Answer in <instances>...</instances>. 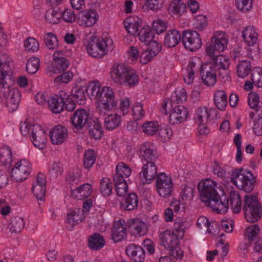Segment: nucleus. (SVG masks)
<instances>
[{
  "label": "nucleus",
  "mask_w": 262,
  "mask_h": 262,
  "mask_svg": "<svg viewBox=\"0 0 262 262\" xmlns=\"http://www.w3.org/2000/svg\"><path fill=\"white\" fill-rule=\"evenodd\" d=\"M83 218V213L80 210L78 212L72 211L67 214V221L72 227L81 222Z\"/></svg>",
  "instance_id": "51"
},
{
  "label": "nucleus",
  "mask_w": 262,
  "mask_h": 262,
  "mask_svg": "<svg viewBox=\"0 0 262 262\" xmlns=\"http://www.w3.org/2000/svg\"><path fill=\"white\" fill-rule=\"evenodd\" d=\"M0 67L7 75L12 74L13 68L12 59L5 51H0Z\"/></svg>",
  "instance_id": "31"
},
{
  "label": "nucleus",
  "mask_w": 262,
  "mask_h": 262,
  "mask_svg": "<svg viewBox=\"0 0 262 262\" xmlns=\"http://www.w3.org/2000/svg\"><path fill=\"white\" fill-rule=\"evenodd\" d=\"M78 20L81 26L92 27L97 21V13L93 10L81 11L79 14Z\"/></svg>",
  "instance_id": "28"
},
{
  "label": "nucleus",
  "mask_w": 262,
  "mask_h": 262,
  "mask_svg": "<svg viewBox=\"0 0 262 262\" xmlns=\"http://www.w3.org/2000/svg\"><path fill=\"white\" fill-rule=\"evenodd\" d=\"M85 89H86V93L88 95L98 99L102 88L98 81H93L90 83L87 86H85Z\"/></svg>",
  "instance_id": "49"
},
{
  "label": "nucleus",
  "mask_w": 262,
  "mask_h": 262,
  "mask_svg": "<svg viewBox=\"0 0 262 262\" xmlns=\"http://www.w3.org/2000/svg\"><path fill=\"white\" fill-rule=\"evenodd\" d=\"M182 41L184 47L192 52L199 49L202 45L200 35L194 30L184 31L182 36Z\"/></svg>",
  "instance_id": "8"
},
{
  "label": "nucleus",
  "mask_w": 262,
  "mask_h": 262,
  "mask_svg": "<svg viewBox=\"0 0 262 262\" xmlns=\"http://www.w3.org/2000/svg\"><path fill=\"white\" fill-rule=\"evenodd\" d=\"M44 41L49 49L54 50L58 46L56 36L52 33L46 34L44 36Z\"/></svg>",
  "instance_id": "58"
},
{
  "label": "nucleus",
  "mask_w": 262,
  "mask_h": 262,
  "mask_svg": "<svg viewBox=\"0 0 262 262\" xmlns=\"http://www.w3.org/2000/svg\"><path fill=\"white\" fill-rule=\"evenodd\" d=\"M100 189L104 196L110 195L113 190V184L110 179L107 178H102L100 182Z\"/></svg>",
  "instance_id": "50"
},
{
  "label": "nucleus",
  "mask_w": 262,
  "mask_h": 262,
  "mask_svg": "<svg viewBox=\"0 0 262 262\" xmlns=\"http://www.w3.org/2000/svg\"><path fill=\"white\" fill-rule=\"evenodd\" d=\"M188 110L183 105L175 106L169 116V123L175 125L184 122L188 117Z\"/></svg>",
  "instance_id": "21"
},
{
  "label": "nucleus",
  "mask_w": 262,
  "mask_h": 262,
  "mask_svg": "<svg viewBox=\"0 0 262 262\" xmlns=\"http://www.w3.org/2000/svg\"><path fill=\"white\" fill-rule=\"evenodd\" d=\"M91 118L90 113L83 108L77 109L71 117V121L73 126L77 129H82Z\"/></svg>",
  "instance_id": "18"
},
{
  "label": "nucleus",
  "mask_w": 262,
  "mask_h": 262,
  "mask_svg": "<svg viewBox=\"0 0 262 262\" xmlns=\"http://www.w3.org/2000/svg\"><path fill=\"white\" fill-rule=\"evenodd\" d=\"M143 132L148 135H153L159 129V125L156 121H147L142 126Z\"/></svg>",
  "instance_id": "57"
},
{
  "label": "nucleus",
  "mask_w": 262,
  "mask_h": 262,
  "mask_svg": "<svg viewBox=\"0 0 262 262\" xmlns=\"http://www.w3.org/2000/svg\"><path fill=\"white\" fill-rule=\"evenodd\" d=\"M69 97V95L63 91L60 92L58 95L50 97L47 101L49 110L54 114L60 113L64 110L65 99L68 101Z\"/></svg>",
  "instance_id": "15"
},
{
  "label": "nucleus",
  "mask_w": 262,
  "mask_h": 262,
  "mask_svg": "<svg viewBox=\"0 0 262 262\" xmlns=\"http://www.w3.org/2000/svg\"><path fill=\"white\" fill-rule=\"evenodd\" d=\"M49 136L52 144H61L66 141L68 137L67 128L59 124L55 126L50 132Z\"/></svg>",
  "instance_id": "19"
},
{
  "label": "nucleus",
  "mask_w": 262,
  "mask_h": 262,
  "mask_svg": "<svg viewBox=\"0 0 262 262\" xmlns=\"http://www.w3.org/2000/svg\"><path fill=\"white\" fill-rule=\"evenodd\" d=\"M161 46L156 41H153L146 48L140 52V62L142 64H146L150 62L160 52Z\"/></svg>",
  "instance_id": "17"
},
{
  "label": "nucleus",
  "mask_w": 262,
  "mask_h": 262,
  "mask_svg": "<svg viewBox=\"0 0 262 262\" xmlns=\"http://www.w3.org/2000/svg\"><path fill=\"white\" fill-rule=\"evenodd\" d=\"M123 23L125 30L129 34L134 36L138 35L141 30L140 21L128 18L124 20Z\"/></svg>",
  "instance_id": "36"
},
{
  "label": "nucleus",
  "mask_w": 262,
  "mask_h": 262,
  "mask_svg": "<svg viewBox=\"0 0 262 262\" xmlns=\"http://www.w3.org/2000/svg\"><path fill=\"white\" fill-rule=\"evenodd\" d=\"M213 99L214 104L219 110L224 111L226 109L228 97L224 91H216L214 93Z\"/></svg>",
  "instance_id": "35"
},
{
  "label": "nucleus",
  "mask_w": 262,
  "mask_h": 262,
  "mask_svg": "<svg viewBox=\"0 0 262 262\" xmlns=\"http://www.w3.org/2000/svg\"><path fill=\"white\" fill-rule=\"evenodd\" d=\"M113 181L115 186V190L118 196H123L125 195L128 190V186L125 180H121L113 178Z\"/></svg>",
  "instance_id": "46"
},
{
  "label": "nucleus",
  "mask_w": 262,
  "mask_h": 262,
  "mask_svg": "<svg viewBox=\"0 0 262 262\" xmlns=\"http://www.w3.org/2000/svg\"><path fill=\"white\" fill-rule=\"evenodd\" d=\"M260 232V228L257 224H254L248 227L245 231V235L249 241H254Z\"/></svg>",
  "instance_id": "56"
},
{
  "label": "nucleus",
  "mask_w": 262,
  "mask_h": 262,
  "mask_svg": "<svg viewBox=\"0 0 262 262\" xmlns=\"http://www.w3.org/2000/svg\"><path fill=\"white\" fill-rule=\"evenodd\" d=\"M128 224L132 234L135 236L144 235L147 232V225L139 219H132Z\"/></svg>",
  "instance_id": "27"
},
{
  "label": "nucleus",
  "mask_w": 262,
  "mask_h": 262,
  "mask_svg": "<svg viewBox=\"0 0 262 262\" xmlns=\"http://www.w3.org/2000/svg\"><path fill=\"white\" fill-rule=\"evenodd\" d=\"M228 40L224 36L216 37L214 36L212 38L211 43H207L205 45V50L208 55L212 54H219L224 51L227 47Z\"/></svg>",
  "instance_id": "16"
},
{
  "label": "nucleus",
  "mask_w": 262,
  "mask_h": 262,
  "mask_svg": "<svg viewBox=\"0 0 262 262\" xmlns=\"http://www.w3.org/2000/svg\"><path fill=\"white\" fill-rule=\"evenodd\" d=\"M196 63L193 61H190L186 69L187 74L184 77V80L188 84H191L194 78V72Z\"/></svg>",
  "instance_id": "54"
},
{
  "label": "nucleus",
  "mask_w": 262,
  "mask_h": 262,
  "mask_svg": "<svg viewBox=\"0 0 262 262\" xmlns=\"http://www.w3.org/2000/svg\"><path fill=\"white\" fill-rule=\"evenodd\" d=\"M88 53L93 57L100 58L113 49V40L108 37L97 38L93 35L84 42Z\"/></svg>",
  "instance_id": "3"
},
{
  "label": "nucleus",
  "mask_w": 262,
  "mask_h": 262,
  "mask_svg": "<svg viewBox=\"0 0 262 262\" xmlns=\"http://www.w3.org/2000/svg\"><path fill=\"white\" fill-rule=\"evenodd\" d=\"M138 35L141 41L148 45L153 41L152 40L154 37V32L149 26H144L141 29Z\"/></svg>",
  "instance_id": "39"
},
{
  "label": "nucleus",
  "mask_w": 262,
  "mask_h": 262,
  "mask_svg": "<svg viewBox=\"0 0 262 262\" xmlns=\"http://www.w3.org/2000/svg\"><path fill=\"white\" fill-rule=\"evenodd\" d=\"M29 137L34 146L38 149H43L46 147L47 135L41 125L38 124H33Z\"/></svg>",
  "instance_id": "13"
},
{
  "label": "nucleus",
  "mask_w": 262,
  "mask_h": 262,
  "mask_svg": "<svg viewBox=\"0 0 262 262\" xmlns=\"http://www.w3.org/2000/svg\"><path fill=\"white\" fill-rule=\"evenodd\" d=\"M24 226L25 222L23 218L18 216L11 218L9 224V228L12 232L19 233L24 228Z\"/></svg>",
  "instance_id": "47"
},
{
  "label": "nucleus",
  "mask_w": 262,
  "mask_h": 262,
  "mask_svg": "<svg viewBox=\"0 0 262 262\" xmlns=\"http://www.w3.org/2000/svg\"><path fill=\"white\" fill-rule=\"evenodd\" d=\"M63 51H56L53 55L54 63L52 69L47 71L50 76H53L54 74H58L64 71L69 67L70 62L64 57Z\"/></svg>",
  "instance_id": "10"
},
{
  "label": "nucleus",
  "mask_w": 262,
  "mask_h": 262,
  "mask_svg": "<svg viewBox=\"0 0 262 262\" xmlns=\"http://www.w3.org/2000/svg\"><path fill=\"white\" fill-rule=\"evenodd\" d=\"M39 43L37 40L32 37H28L24 42V47L29 52H34L39 49Z\"/></svg>",
  "instance_id": "62"
},
{
  "label": "nucleus",
  "mask_w": 262,
  "mask_h": 262,
  "mask_svg": "<svg viewBox=\"0 0 262 262\" xmlns=\"http://www.w3.org/2000/svg\"><path fill=\"white\" fill-rule=\"evenodd\" d=\"M92 192V187L89 183L83 184L77 188L71 190L72 196L79 200L87 199L91 195Z\"/></svg>",
  "instance_id": "29"
},
{
  "label": "nucleus",
  "mask_w": 262,
  "mask_h": 262,
  "mask_svg": "<svg viewBox=\"0 0 262 262\" xmlns=\"http://www.w3.org/2000/svg\"><path fill=\"white\" fill-rule=\"evenodd\" d=\"M242 36L244 41L249 46H252L257 40V33L253 26H248L243 31Z\"/></svg>",
  "instance_id": "32"
},
{
  "label": "nucleus",
  "mask_w": 262,
  "mask_h": 262,
  "mask_svg": "<svg viewBox=\"0 0 262 262\" xmlns=\"http://www.w3.org/2000/svg\"><path fill=\"white\" fill-rule=\"evenodd\" d=\"M253 0H236L235 4L238 10L243 12L250 11L252 7Z\"/></svg>",
  "instance_id": "60"
},
{
  "label": "nucleus",
  "mask_w": 262,
  "mask_h": 262,
  "mask_svg": "<svg viewBox=\"0 0 262 262\" xmlns=\"http://www.w3.org/2000/svg\"><path fill=\"white\" fill-rule=\"evenodd\" d=\"M180 238L171 231L166 230L160 234L161 245L165 249H170L180 244Z\"/></svg>",
  "instance_id": "24"
},
{
  "label": "nucleus",
  "mask_w": 262,
  "mask_h": 262,
  "mask_svg": "<svg viewBox=\"0 0 262 262\" xmlns=\"http://www.w3.org/2000/svg\"><path fill=\"white\" fill-rule=\"evenodd\" d=\"M208 56L210 57V62L206 64L212 67L216 71L228 69L230 61L227 57L221 54H212V55Z\"/></svg>",
  "instance_id": "20"
},
{
  "label": "nucleus",
  "mask_w": 262,
  "mask_h": 262,
  "mask_svg": "<svg viewBox=\"0 0 262 262\" xmlns=\"http://www.w3.org/2000/svg\"><path fill=\"white\" fill-rule=\"evenodd\" d=\"M248 104L256 113L262 114V102L259 101L258 95L251 92L248 96Z\"/></svg>",
  "instance_id": "41"
},
{
  "label": "nucleus",
  "mask_w": 262,
  "mask_h": 262,
  "mask_svg": "<svg viewBox=\"0 0 262 262\" xmlns=\"http://www.w3.org/2000/svg\"><path fill=\"white\" fill-rule=\"evenodd\" d=\"M2 92L9 111L13 112L17 110L20 100V94L18 89L8 86L3 88Z\"/></svg>",
  "instance_id": "9"
},
{
  "label": "nucleus",
  "mask_w": 262,
  "mask_h": 262,
  "mask_svg": "<svg viewBox=\"0 0 262 262\" xmlns=\"http://www.w3.org/2000/svg\"><path fill=\"white\" fill-rule=\"evenodd\" d=\"M186 5L181 0H173L169 9L172 14L181 15L186 11Z\"/></svg>",
  "instance_id": "48"
},
{
  "label": "nucleus",
  "mask_w": 262,
  "mask_h": 262,
  "mask_svg": "<svg viewBox=\"0 0 262 262\" xmlns=\"http://www.w3.org/2000/svg\"><path fill=\"white\" fill-rule=\"evenodd\" d=\"M86 90L85 86H83L80 88H75L72 91L73 98L80 105L85 103Z\"/></svg>",
  "instance_id": "45"
},
{
  "label": "nucleus",
  "mask_w": 262,
  "mask_h": 262,
  "mask_svg": "<svg viewBox=\"0 0 262 262\" xmlns=\"http://www.w3.org/2000/svg\"><path fill=\"white\" fill-rule=\"evenodd\" d=\"M121 121V116L117 114H112L106 116L104 119V126L110 130H113L118 127Z\"/></svg>",
  "instance_id": "37"
},
{
  "label": "nucleus",
  "mask_w": 262,
  "mask_h": 262,
  "mask_svg": "<svg viewBox=\"0 0 262 262\" xmlns=\"http://www.w3.org/2000/svg\"><path fill=\"white\" fill-rule=\"evenodd\" d=\"M126 235V229L124 220L114 222L112 229V238L115 243L121 241Z\"/></svg>",
  "instance_id": "25"
},
{
  "label": "nucleus",
  "mask_w": 262,
  "mask_h": 262,
  "mask_svg": "<svg viewBox=\"0 0 262 262\" xmlns=\"http://www.w3.org/2000/svg\"><path fill=\"white\" fill-rule=\"evenodd\" d=\"M133 116L134 120H139L143 118L145 116V111L143 109V105L141 103H136L132 109Z\"/></svg>",
  "instance_id": "59"
},
{
  "label": "nucleus",
  "mask_w": 262,
  "mask_h": 262,
  "mask_svg": "<svg viewBox=\"0 0 262 262\" xmlns=\"http://www.w3.org/2000/svg\"><path fill=\"white\" fill-rule=\"evenodd\" d=\"M157 167L155 162L142 163L141 171L139 173L143 184L151 183L157 176Z\"/></svg>",
  "instance_id": "14"
},
{
  "label": "nucleus",
  "mask_w": 262,
  "mask_h": 262,
  "mask_svg": "<svg viewBox=\"0 0 262 262\" xmlns=\"http://www.w3.org/2000/svg\"><path fill=\"white\" fill-rule=\"evenodd\" d=\"M96 159L95 151L89 149L84 152L83 159V165L85 168L89 169L95 164Z\"/></svg>",
  "instance_id": "52"
},
{
  "label": "nucleus",
  "mask_w": 262,
  "mask_h": 262,
  "mask_svg": "<svg viewBox=\"0 0 262 262\" xmlns=\"http://www.w3.org/2000/svg\"><path fill=\"white\" fill-rule=\"evenodd\" d=\"M156 187L158 194L162 197L169 195L173 190V184L171 178L165 173H159L156 179Z\"/></svg>",
  "instance_id": "11"
},
{
  "label": "nucleus",
  "mask_w": 262,
  "mask_h": 262,
  "mask_svg": "<svg viewBox=\"0 0 262 262\" xmlns=\"http://www.w3.org/2000/svg\"><path fill=\"white\" fill-rule=\"evenodd\" d=\"M49 172L51 176L54 178L61 176L63 172L62 165L60 162L53 163L49 168Z\"/></svg>",
  "instance_id": "61"
},
{
  "label": "nucleus",
  "mask_w": 262,
  "mask_h": 262,
  "mask_svg": "<svg viewBox=\"0 0 262 262\" xmlns=\"http://www.w3.org/2000/svg\"><path fill=\"white\" fill-rule=\"evenodd\" d=\"M201 78L203 83L208 86H213L216 82V71L207 64L203 65L201 70Z\"/></svg>",
  "instance_id": "23"
},
{
  "label": "nucleus",
  "mask_w": 262,
  "mask_h": 262,
  "mask_svg": "<svg viewBox=\"0 0 262 262\" xmlns=\"http://www.w3.org/2000/svg\"><path fill=\"white\" fill-rule=\"evenodd\" d=\"M40 60L39 58L32 57L28 60L26 64V71L30 74L36 73L39 69Z\"/></svg>",
  "instance_id": "55"
},
{
  "label": "nucleus",
  "mask_w": 262,
  "mask_h": 262,
  "mask_svg": "<svg viewBox=\"0 0 262 262\" xmlns=\"http://www.w3.org/2000/svg\"><path fill=\"white\" fill-rule=\"evenodd\" d=\"M182 40L180 32L177 30H170L167 31L165 37L164 43L168 48L176 46Z\"/></svg>",
  "instance_id": "30"
},
{
  "label": "nucleus",
  "mask_w": 262,
  "mask_h": 262,
  "mask_svg": "<svg viewBox=\"0 0 262 262\" xmlns=\"http://www.w3.org/2000/svg\"><path fill=\"white\" fill-rule=\"evenodd\" d=\"M243 211L247 222L255 223L262 216V207L257 197L246 194L244 198Z\"/></svg>",
  "instance_id": "5"
},
{
  "label": "nucleus",
  "mask_w": 262,
  "mask_h": 262,
  "mask_svg": "<svg viewBox=\"0 0 262 262\" xmlns=\"http://www.w3.org/2000/svg\"><path fill=\"white\" fill-rule=\"evenodd\" d=\"M132 170L125 163L119 162L116 167V173L113 178L121 180H125V178H128L131 174Z\"/></svg>",
  "instance_id": "38"
},
{
  "label": "nucleus",
  "mask_w": 262,
  "mask_h": 262,
  "mask_svg": "<svg viewBox=\"0 0 262 262\" xmlns=\"http://www.w3.org/2000/svg\"><path fill=\"white\" fill-rule=\"evenodd\" d=\"M61 18V9L58 7H52L49 9L45 14V18L50 23L57 24Z\"/></svg>",
  "instance_id": "40"
},
{
  "label": "nucleus",
  "mask_w": 262,
  "mask_h": 262,
  "mask_svg": "<svg viewBox=\"0 0 262 262\" xmlns=\"http://www.w3.org/2000/svg\"><path fill=\"white\" fill-rule=\"evenodd\" d=\"M138 205V198L134 192L129 193L124 202L121 204V208L125 211H132L137 209Z\"/></svg>",
  "instance_id": "33"
},
{
  "label": "nucleus",
  "mask_w": 262,
  "mask_h": 262,
  "mask_svg": "<svg viewBox=\"0 0 262 262\" xmlns=\"http://www.w3.org/2000/svg\"><path fill=\"white\" fill-rule=\"evenodd\" d=\"M202 201L208 203V205L219 213H225L229 208L228 201L222 188L217 186L216 182L206 179L198 186Z\"/></svg>",
  "instance_id": "1"
},
{
  "label": "nucleus",
  "mask_w": 262,
  "mask_h": 262,
  "mask_svg": "<svg viewBox=\"0 0 262 262\" xmlns=\"http://www.w3.org/2000/svg\"><path fill=\"white\" fill-rule=\"evenodd\" d=\"M208 25L207 18L206 16L198 15L195 16L193 26L199 30L205 28Z\"/></svg>",
  "instance_id": "63"
},
{
  "label": "nucleus",
  "mask_w": 262,
  "mask_h": 262,
  "mask_svg": "<svg viewBox=\"0 0 262 262\" xmlns=\"http://www.w3.org/2000/svg\"><path fill=\"white\" fill-rule=\"evenodd\" d=\"M186 229V222L183 219L177 218L175 220L173 225V230L171 231L178 238L182 239L184 235Z\"/></svg>",
  "instance_id": "44"
},
{
  "label": "nucleus",
  "mask_w": 262,
  "mask_h": 262,
  "mask_svg": "<svg viewBox=\"0 0 262 262\" xmlns=\"http://www.w3.org/2000/svg\"><path fill=\"white\" fill-rule=\"evenodd\" d=\"M105 244L104 237L100 234L95 233L89 236L88 245L92 250H99L101 249Z\"/></svg>",
  "instance_id": "34"
},
{
  "label": "nucleus",
  "mask_w": 262,
  "mask_h": 262,
  "mask_svg": "<svg viewBox=\"0 0 262 262\" xmlns=\"http://www.w3.org/2000/svg\"><path fill=\"white\" fill-rule=\"evenodd\" d=\"M256 178L251 171L239 168L232 170L230 179L231 183L238 188L250 192L254 188Z\"/></svg>",
  "instance_id": "4"
},
{
  "label": "nucleus",
  "mask_w": 262,
  "mask_h": 262,
  "mask_svg": "<svg viewBox=\"0 0 262 262\" xmlns=\"http://www.w3.org/2000/svg\"><path fill=\"white\" fill-rule=\"evenodd\" d=\"M236 73L239 77H246L251 71V64L250 61L243 60L239 61L236 66Z\"/></svg>",
  "instance_id": "42"
},
{
  "label": "nucleus",
  "mask_w": 262,
  "mask_h": 262,
  "mask_svg": "<svg viewBox=\"0 0 262 262\" xmlns=\"http://www.w3.org/2000/svg\"><path fill=\"white\" fill-rule=\"evenodd\" d=\"M138 152L142 163L155 162L158 158V152L153 144L149 142L142 143Z\"/></svg>",
  "instance_id": "12"
},
{
  "label": "nucleus",
  "mask_w": 262,
  "mask_h": 262,
  "mask_svg": "<svg viewBox=\"0 0 262 262\" xmlns=\"http://www.w3.org/2000/svg\"><path fill=\"white\" fill-rule=\"evenodd\" d=\"M216 115L217 112L215 109L201 106L196 110L195 120L200 123H206L213 119Z\"/></svg>",
  "instance_id": "22"
},
{
  "label": "nucleus",
  "mask_w": 262,
  "mask_h": 262,
  "mask_svg": "<svg viewBox=\"0 0 262 262\" xmlns=\"http://www.w3.org/2000/svg\"><path fill=\"white\" fill-rule=\"evenodd\" d=\"M126 254L135 262H143L145 259L144 250L140 246L130 244L126 248Z\"/></svg>",
  "instance_id": "26"
},
{
  "label": "nucleus",
  "mask_w": 262,
  "mask_h": 262,
  "mask_svg": "<svg viewBox=\"0 0 262 262\" xmlns=\"http://www.w3.org/2000/svg\"><path fill=\"white\" fill-rule=\"evenodd\" d=\"M258 118L256 117L254 121L253 129L257 136L262 135V113H257Z\"/></svg>",
  "instance_id": "64"
},
{
  "label": "nucleus",
  "mask_w": 262,
  "mask_h": 262,
  "mask_svg": "<svg viewBox=\"0 0 262 262\" xmlns=\"http://www.w3.org/2000/svg\"><path fill=\"white\" fill-rule=\"evenodd\" d=\"M97 100L96 111L102 115H105L107 111L112 110L117 104L114 93L111 87H103Z\"/></svg>",
  "instance_id": "6"
},
{
  "label": "nucleus",
  "mask_w": 262,
  "mask_h": 262,
  "mask_svg": "<svg viewBox=\"0 0 262 262\" xmlns=\"http://www.w3.org/2000/svg\"><path fill=\"white\" fill-rule=\"evenodd\" d=\"M187 95L186 90L181 88L176 89L173 94L171 96V101L177 103H182L186 100Z\"/></svg>",
  "instance_id": "53"
},
{
  "label": "nucleus",
  "mask_w": 262,
  "mask_h": 262,
  "mask_svg": "<svg viewBox=\"0 0 262 262\" xmlns=\"http://www.w3.org/2000/svg\"><path fill=\"white\" fill-rule=\"evenodd\" d=\"M111 77L116 83L134 86L139 82V76L132 67L122 63L115 64L111 69Z\"/></svg>",
  "instance_id": "2"
},
{
  "label": "nucleus",
  "mask_w": 262,
  "mask_h": 262,
  "mask_svg": "<svg viewBox=\"0 0 262 262\" xmlns=\"http://www.w3.org/2000/svg\"><path fill=\"white\" fill-rule=\"evenodd\" d=\"M31 170L30 162L26 159H22L18 161L12 169L11 177L16 182H22L28 178Z\"/></svg>",
  "instance_id": "7"
},
{
  "label": "nucleus",
  "mask_w": 262,
  "mask_h": 262,
  "mask_svg": "<svg viewBox=\"0 0 262 262\" xmlns=\"http://www.w3.org/2000/svg\"><path fill=\"white\" fill-rule=\"evenodd\" d=\"M0 162L5 166L10 165L12 162V151L8 146L0 147Z\"/></svg>",
  "instance_id": "43"
}]
</instances>
